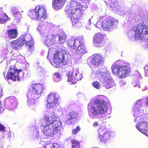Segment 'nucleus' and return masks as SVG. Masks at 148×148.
<instances>
[{"mask_svg": "<svg viewBox=\"0 0 148 148\" xmlns=\"http://www.w3.org/2000/svg\"><path fill=\"white\" fill-rule=\"evenodd\" d=\"M87 7L86 5L83 6L79 3L73 1L70 3V6L66 7L65 11L71 19L73 25L77 26L80 23L79 20L82 18L83 10Z\"/></svg>", "mask_w": 148, "mask_h": 148, "instance_id": "1", "label": "nucleus"}, {"mask_svg": "<svg viewBox=\"0 0 148 148\" xmlns=\"http://www.w3.org/2000/svg\"><path fill=\"white\" fill-rule=\"evenodd\" d=\"M44 89V86L41 84H32L29 88L27 95L28 104L35 106L36 103L35 100L39 97L38 95L42 93Z\"/></svg>", "mask_w": 148, "mask_h": 148, "instance_id": "2", "label": "nucleus"}, {"mask_svg": "<svg viewBox=\"0 0 148 148\" xmlns=\"http://www.w3.org/2000/svg\"><path fill=\"white\" fill-rule=\"evenodd\" d=\"M107 107L108 103L106 101L102 99H97L91 105L90 113L94 116L103 114L107 112Z\"/></svg>", "mask_w": 148, "mask_h": 148, "instance_id": "3", "label": "nucleus"}, {"mask_svg": "<svg viewBox=\"0 0 148 148\" xmlns=\"http://www.w3.org/2000/svg\"><path fill=\"white\" fill-rule=\"evenodd\" d=\"M135 37L136 40L148 39V26L140 25L137 26L135 30Z\"/></svg>", "mask_w": 148, "mask_h": 148, "instance_id": "4", "label": "nucleus"}, {"mask_svg": "<svg viewBox=\"0 0 148 148\" xmlns=\"http://www.w3.org/2000/svg\"><path fill=\"white\" fill-rule=\"evenodd\" d=\"M20 71L17 69L15 66L12 65L10 66L8 71L6 77L8 79H11L14 81L17 79L19 80L20 78L19 74Z\"/></svg>", "mask_w": 148, "mask_h": 148, "instance_id": "5", "label": "nucleus"}, {"mask_svg": "<svg viewBox=\"0 0 148 148\" xmlns=\"http://www.w3.org/2000/svg\"><path fill=\"white\" fill-rule=\"evenodd\" d=\"M100 20L102 21L101 24L102 28L105 30L109 31L112 28L116 22L113 18H108L105 16L101 18Z\"/></svg>", "mask_w": 148, "mask_h": 148, "instance_id": "6", "label": "nucleus"}, {"mask_svg": "<svg viewBox=\"0 0 148 148\" xmlns=\"http://www.w3.org/2000/svg\"><path fill=\"white\" fill-rule=\"evenodd\" d=\"M98 132L99 138L101 142L105 143L110 138V133L106 128L105 125L102 126L101 125V127L98 129Z\"/></svg>", "mask_w": 148, "mask_h": 148, "instance_id": "7", "label": "nucleus"}, {"mask_svg": "<svg viewBox=\"0 0 148 148\" xmlns=\"http://www.w3.org/2000/svg\"><path fill=\"white\" fill-rule=\"evenodd\" d=\"M59 98V95L56 93H50L48 95L47 99V107L49 108H54L57 104Z\"/></svg>", "mask_w": 148, "mask_h": 148, "instance_id": "8", "label": "nucleus"}, {"mask_svg": "<svg viewBox=\"0 0 148 148\" xmlns=\"http://www.w3.org/2000/svg\"><path fill=\"white\" fill-rule=\"evenodd\" d=\"M68 81L71 82L73 84H76L79 80H81L83 77L81 73H80L78 70H75L73 71L69 72L67 75Z\"/></svg>", "mask_w": 148, "mask_h": 148, "instance_id": "9", "label": "nucleus"}, {"mask_svg": "<svg viewBox=\"0 0 148 148\" xmlns=\"http://www.w3.org/2000/svg\"><path fill=\"white\" fill-rule=\"evenodd\" d=\"M120 65L119 78H124L128 76L130 73V69L129 67V64L121 61Z\"/></svg>", "mask_w": 148, "mask_h": 148, "instance_id": "10", "label": "nucleus"}, {"mask_svg": "<svg viewBox=\"0 0 148 148\" xmlns=\"http://www.w3.org/2000/svg\"><path fill=\"white\" fill-rule=\"evenodd\" d=\"M57 117L54 115H52L50 117L47 115H45L43 117L45 122L42 123V125H58L59 121L57 120Z\"/></svg>", "mask_w": 148, "mask_h": 148, "instance_id": "11", "label": "nucleus"}, {"mask_svg": "<svg viewBox=\"0 0 148 148\" xmlns=\"http://www.w3.org/2000/svg\"><path fill=\"white\" fill-rule=\"evenodd\" d=\"M42 126L44 127L43 133L47 136H51L56 133L59 127L58 125Z\"/></svg>", "mask_w": 148, "mask_h": 148, "instance_id": "12", "label": "nucleus"}, {"mask_svg": "<svg viewBox=\"0 0 148 148\" xmlns=\"http://www.w3.org/2000/svg\"><path fill=\"white\" fill-rule=\"evenodd\" d=\"M36 10L37 12L38 20L43 21L47 17L46 10L44 7L38 5L36 7Z\"/></svg>", "mask_w": 148, "mask_h": 148, "instance_id": "13", "label": "nucleus"}, {"mask_svg": "<svg viewBox=\"0 0 148 148\" xmlns=\"http://www.w3.org/2000/svg\"><path fill=\"white\" fill-rule=\"evenodd\" d=\"M104 38V36L100 33H97L94 36L93 41L94 44L97 47H101L103 45Z\"/></svg>", "mask_w": 148, "mask_h": 148, "instance_id": "14", "label": "nucleus"}, {"mask_svg": "<svg viewBox=\"0 0 148 148\" xmlns=\"http://www.w3.org/2000/svg\"><path fill=\"white\" fill-rule=\"evenodd\" d=\"M137 129L143 133L148 136V123L145 121L140 122L136 125Z\"/></svg>", "mask_w": 148, "mask_h": 148, "instance_id": "15", "label": "nucleus"}, {"mask_svg": "<svg viewBox=\"0 0 148 148\" xmlns=\"http://www.w3.org/2000/svg\"><path fill=\"white\" fill-rule=\"evenodd\" d=\"M5 34L10 39L16 38L18 36V30L16 29H11L6 31Z\"/></svg>", "mask_w": 148, "mask_h": 148, "instance_id": "16", "label": "nucleus"}, {"mask_svg": "<svg viewBox=\"0 0 148 148\" xmlns=\"http://www.w3.org/2000/svg\"><path fill=\"white\" fill-rule=\"evenodd\" d=\"M104 58L100 55L95 54L92 57V62L95 65L98 66L103 64L104 62Z\"/></svg>", "mask_w": 148, "mask_h": 148, "instance_id": "17", "label": "nucleus"}, {"mask_svg": "<svg viewBox=\"0 0 148 148\" xmlns=\"http://www.w3.org/2000/svg\"><path fill=\"white\" fill-rule=\"evenodd\" d=\"M65 3V0H53L52 6L54 9L59 10L63 7Z\"/></svg>", "mask_w": 148, "mask_h": 148, "instance_id": "18", "label": "nucleus"}, {"mask_svg": "<svg viewBox=\"0 0 148 148\" xmlns=\"http://www.w3.org/2000/svg\"><path fill=\"white\" fill-rule=\"evenodd\" d=\"M132 79L133 80L132 84L134 87L140 88L139 83V79L140 78V74L138 72H136L132 76Z\"/></svg>", "mask_w": 148, "mask_h": 148, "instance_id": "19", "label": "nucleus"}, {"mask_svg": "<svg viewBox=\"0 0 148 148\" xmlns=\"http://www.w3.org/2000/svg\"><path fill=\"white\" fill-rule=\"evenodd\" d=\"M25 44V47L29 51H31L33 50L34 47V41L29 35H27V38Z\"/></svg>", "mask_w": 148, "mask_h": 148, "instance_id": "20", "label": "nucleus"}, {"mask_svg": "<svg viewBox=\"0 0 148 148\" xmlns=\"http://www.w3.org/2000/svg\"><path fill=\"white\" fill-rule=\"evenodd\" d=\"M80 43V41L79 40H75L74 39H70L68 42V46L73 52V49L77 47Z\"/></svg>", "mask_w": 148, "mask_h": 148, "instance_id": "21", "label": "nucleus"}, {"mask_svg": "<svg viewBox=\"0 0 148 148\" xmlns=\"http://www.w3.org/2000/svg\"><path fill=\"white\" fill-rule=\"evenodd\" d=\"M86 52L84 45L83 44H79L77 47L73 49V53H78L82 54Z\"/></svg>", "mask_w": 148, "mask_h": 148, "instance_id": "22", "label": "nucleus"}, {"mask_svg": "<svg viewBox=\"0 0 148 148\" xmlns=\"http://www.w3.org/2000/svg\"><path fill=\"white\" fill-rule=\"evenodd\" d=\"M9 19L8 16L1 10H0V23H6Z\"/></svg>", "mask_w": 148, "mask_h": 148, "instance_id": "23", "label": "nucleus"}, {"mask_svg": "<svg viewBox=\"0 0 148 148\" xmlns=\"http://www.w3.org/2000/svg\"><path fill=\"white\" fill-rule=\"evenodd\" d=\"M54 57L55 58L62 60V63L64 64H67V62L64 59L63 53L57 51L54 54Z\"/></svg>", "mask_w": 148, "mask_h": 148, "instance_id": "24", "label": "nucleus"}, {"mask_svg": "<svg viewBox=\"0 0 148 148\" xmlns=\"http://www.w3.org/2000/svg\"><path fill=\"white\" fill-rule=\"evenodd\" d=\"M27 37V35H26L25 36H21L16 39L20 47L23 46L25 44Z\"/></svg>", "mask_w": 148, "mask_h": 148, "instance_id": "25", "label": "nucleus"}, {"mask_svg": "<svg viewBox=\"0 0 148 148\" xmlns=\"http://www.w3.org/2000/svg\"><path fill=\"white\" fill-rule=\"evenodd\" d=\"M37 12L36 10V7L34 10H30L28 12V15L32 19L38 20Z\"/></svg>", "mask_w": 148, "mask_h": 148, "instance_id": "26", "label": "nucleus"}, {"mask_svg": "<svg viewBox=\"0 0 148 148\" xmlns=\"http://www.w3.org/2000/svg\"><path fill=\"white\" fill-rule=\"evenodd\" d=\"M114 85L113 81L111 79H108L103 83L104 87L107 89L112 87Z\"/></svg>", "mask_w": 148, "mask_h": 148, "instance_id": "27", "label": "nucleus"}, {"mask_svg": "<svg viewBox=\"0 0 148 148\" xmlns=\"http://www.w3.org/2000/svg\"><path fill=\"white\" fill-rule=\"evenodd\" d=\"M77 113L74 112L69 113L66 116V121L71 122L72 120L77 117Z\"/></svg>", "mask_w": 148, "mask_h": 148, "instance_id": "28", "label": "nucleus"}, {"mask_svg": "<svg viewBox=\"0 0 148 148\" xmlns=\"http://www.w3.org/2000/svg\"><path fill=\"white\" fill-rule=\"evenodd\" d=\"M66 35L65 34H61L58 36V40H57L58 44H64L66 41Z\"/></svg>", "mask_w": 148, "mask_h": 148, "instance_id": "29", "label": "nucleus"}, {"mask_svg": "<svg viewBox=\"0 0 148 148\" xmlns=\"http://www.w3.org/2000/svg\"><path fill=\"white\" fill-rule=\"evenodd\" d=\"M11 10L15 17L14 19H19L21 18V15L17 9L15 7H13L12 8Z\"/></svg>", "mask_w": 148, "mask_h": 148, "instance_id": "30", "label": "nucleus"}, {"mask_svg": "<svg viewBox=\"0 0 148 148\" xmlns=\"http://www.w3.org/2000/svg\"><path fill=\"white\" fill-rule=\"evenodd\" d=\"M71 148H80L81 142L75 139H72L71 140Z\"/></svg>", "mask_w": 148, "mask_h": 148, "instance_id": "31", "label": "nucleus"}, {"mask_svg": "<svg viewBox=\"0 0 148 148\" xmlns=\"http://www.w3.org/2000/svg\"><path fill=\"white\" fill-rule=\"evenodd\" d=\"M57 36L55 35H51L49 36V43L50 45L58 44L57 41L56 39Z\"/></svg>", "mask_w": 148, "mask_h": 148, "instance_id": "32", "label": "nucleus"}, {"mask_svg": "<svg viewBox=\"0 0 148 148\" xmlns=\"http://www.w3.org/2000/svg\"><path fill=\"white\" fill-rule=\"evenodd\" d=\"M96 75L100 81L104 80L106 78V74L104 73L101 72L99 70L97 71Z\"/></svg>", "mask_w": 148, "mask_h": 148, "instance_id": "33", "label": "nucleus"}, {"mask_svg": "<svg viewBox=\"0 0 148 148\" xmlns=\"http://www.w3.org/2000/svg\"><path fill=\"white\" fill-rule=\"evenodd\" d=\"M120 65L119 64H116L113 66L112 67V70L113 73L114 74H117L119 76L120 75Z\"/></svg>", "mask_w": 148, "mask_h": 148, "instance_id": "34", "label": "nucleus"}, {"mask_svg": "<svg viewBox=\"0 0 148 148\" xmlns=\"http://www.w3.org/2000/svg\"><path fill=\"white\" fill-rule=\"evenodd\" d=\"M10 43L11 47L16 50H18V47H20L16 40L10 42Z\"/></svg>", "mask_w": 148, "mask_h": 148, "instance_id": "35", "label": "nucleus"}, {"mask_svg": "<svg viewBox=\"0 0 148 148\" xmlns=\"http://www.w3.org/2000/svg\"><path fill=\"white\" fill-rule=\"evenodd\" d=\"M108 5L112 8H115L118 5V2L116 1H109L107 2Z\"/></svg>", "mask_w": 148, "mask_h": 148, "instance_id": "36", "label": "nucleus"}, {"mask_svg": "<svg viewBox=\"0 0 148 148\" xmlns=\"http://www.w3.org/2000/svg\"><path fill=\"white\" fill-rule=\"evenodd\" d=\"M38 71L39 75L40 76L45 77L46 76V72L43 68H40L38 69Z\"/></svg>", "mask_w": 148, "mask_h": 148, "instance_id": "37", "label": "nucleus"}, {"mask_svg": "<svg viewBox=\"0 0 148 148\" xmlns=\"http://www.w3.org/2000/svg\"><path fill=\"white\" fill-rule=\"evenodd\" d=\"M143 114V111L142 110H138L134 112V116L136 117H138L141 116Z\"/></svg>", "mask_w": 148, "mask_h": 148, "instance_id": "38", "label": "nucleus"}, {"mask_svg": "<svg viewBox=\"0 0 148 148\" xmlns=\"http://www.w3.org/2000/svg\"><path fill=\"white\" fill-rule=\"evenodd\" d=\"M92 84L93 87L97 89H99L100 87V84L97 81L93 82Z\"/></svg>", "mask_w": 148, "mask_h": 148, "instance_id": "39", "label": "nucleus"}, {"mask_svg": "<svg viewBox=\"0 0 148 148\" xmlns=\"http://www.w3.org/2000/svg\"><path fill=\"white\" fill-rule=\"evenodd\" d=\"M80 130V127L79 126H77L76 128L72 130V133L73 134L75 135L77 133V132Z\"/></svg>", "mask_w": 148, "mask_h": 148, "instance_id": "40", "label": "nucleus"}, {"mask_svg": "<svg viewBox=\"0 0 148 148\" xmlns=\"http://www.w3.org/2000/svg\"><path fill=\"white\" fill-rule=\"evenodd\" d=\"M59 145L57 143H54L52 144V146H51V148H59Z\"/></svg>", "mask_w": 148, "mask_h": 148, "instance_id": "41", "label": "nucleus"}, {"mask_svg": "<svg viewBox=\"0 0 148 148\" xmlns=\"http://www.w3.org/2000/svg\"><path fill=\"white\" fill-rule=\"evenodd\" d=\"M144 68L145 71V75L148 77V65H146L145 66Z\"/></svg>", "mask_w": 148, "mask_h": 148, "instance_id": "42", "label": "nucleus"}, {"mask_svg": "<svg viewBox=\"0 0 148 148\" xmlns=\"http://www.w3.org/2000/svg\"><path fill=\"white\" fill-rule=\"evenodd\" d=\"M143 102L141 99L139 100L136 102V104L137 105H139L140 106H142V105Z\"/></svg>", "mask_w": 148, "mask_h": 148, "instance_id": "43", "label": "nucleus"}, {"mask_svg": "<svg viewBox=\"0 0 148 148\" xmlns=\"http://www.w3.org/2000/svg\"><path fill=\"white\" fill-rule=\"evenodd\" d=\"M0 131L1 132H4L5 131V128L4 126L1 123H0Z\"/></svg>", "mask_w": 148, "mask_h": 148, "instance_id": "44", "label": "nucleus"}, {"mask_svg": "<svg viewBox=\"0 0 148 148\" xmlns=\"http://www.w3.org/2000/svg\"><path fill=\"white\" fill-rule=\"evenodd\" d=\"M99 123L97 121H95L92 124V126L93 127H97L98 126Z\"/></svg>", "mask_w": 148, "mask_h": 148, "instance_id": "45", "label": "nucleus"}, {"mask_svg": "<svg viewBox=\"0 0 148 148\" xmlns=\"http://www.w3.org/2000/svg\"><path fill=\"white\" fill-rule=\"evenodd\" d=\"M51 146L52 144L51 143L47 144L44 146V148H51Z\"/></svg>", "mask_w": 148, "mask_h": 148, "instance_id": "46", "label": "nucleus"}, {"mask_svg": "<svg viewBox=\"0 0 148 148\" xmlns=\"http://www.w3.org/2000/svg\"><path fill=\"white\" fill-rule=\"evenodd\" d=\"M54 78L56 77L59 78L60 77L59 74L58 73H55L54 74Z\"/></svg>", "mask_w": 148, "mask_h": 148, "instance_id": "47", "label": "nucleus"}, {"mask_svg": "<svg viewBox=\"0 0 148 148\" xmlns=\"http://www.w3.org/2000/svg\"><path fill=\"white\" fill-rule=\"evenodd\" d=\"M145 103L146 105L148 106V97L146 98Z\"/></svg>", "mask_w": 148, "mask_h": 148, "instance_id": "48", "label": "nucleus"}, {"mask_svg": "<svg viewBox=\"0 0 148 148\" xmlns=\"http://www.w3.org/2000/svg\"><path fill=\"white\" fill-rule=\"evenodd\" d=\"M41 26H39L37 28V29H38L40 31H40L41 30Z\"/></svg>", "mask_w": 148, "mask_h": 148, "instance_id": "49", "label": "nucleus"}, {"mask_svg": "<svg viewBox=\"0 0 148 148\" xmlns=\"http://www.w3.org/2000/svg\"><path fill=\"white\" fill-rule=\"evenodd\" d=\"M82 1H86V2L87 1V2H89V0H81Z\"/></svg>", "mask_w": 148, "mask_h": 148, "instance_id": "50", "label": "nucleus"}]
</instances>
